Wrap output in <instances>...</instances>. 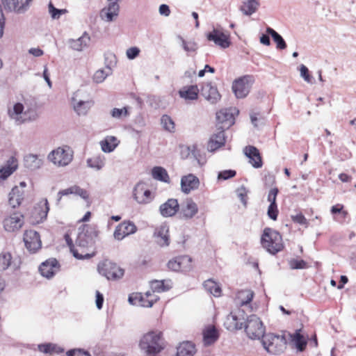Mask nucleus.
Segmentation results:
<instances>
[{"label": "nucleus", "mask_w": 356, "mask_h": 356, "mask_svg": "<svg viewBox=\"0 0 356 356\" xmlns=\"http://www.w3.org/2000/svg\"><path fill=\"white\" fill-rule=\"evenodd\" d=\"M99 231L95 225H83L79 228L76 244L80 252L95 255V243L98 238Z\"/></svg>", "instance_id": "1"}, {"label": "nucleus", "mask_w": 356, "mask_h": 356, "mask_svg": "<svg viewBox=\"0 0 356 356\" xmlns=\"http://www.w3.org/2000/svg\"><path fill=\"white\" fill-rule=\"evenodd\" d=\"M139 347L146 356H155L164 349L161 332L150 331L141 337Z\"/></svg>", "instance_id": "2"}, {"label": "nucleus", "mask_w": 356, "mask_h": 356, "mask_svg": "<svg viewBox=\"0 0 356 356\" xmlns=\"http://www.w3.org/2000/svg\"><path fill=\"white\" fill-rule=\"evenodd\" d=\"M261 343L268 353L280 355L286 349L287 341L284 334L268 333L262 337Z\"/></svg>", "instance_id": "3"}, {"label": "nucleus", "mask_w": 356, "mask_h": 356, "mask_svg": "<svg viewBox=\"0 0 356 356\" xmlns=\"http://www.w3.org/2000/svg\"><path fill=\"white\" fill-rule=\"evenodd\" d=\"M261 243L264 248L273 254L281 251L283 248L281 235L278 232L269 227L264 229Z\"/></svg>", "instance_id": "4"}, {"label": "nucleus", "mask_w": 356, "mask_h": 356, "mask_svg": "<svg viewBox=\"0 0 356 356\" xmlns=\"http://www.w3.org/2000/svg\"><path fill=\"white\" fill-rule=\"evenodd\" d=\"M24 108L22 104L16 103L14 104L12 109L8 110L10 118L14 120L17 124L35 121L38 118L35 110L27 109L26 111H24Z\"/></svg>", "instance_id": "5"}, {"label": "nucleus", "mask_w": 356, "mask_h": 356, "mask_svg": "<svg viewBox=\"0 0 356 356\" xmlns=\"http://www.w3.org/2000/svg\"><path fill=\"white\" fill-rule=\"evenodd\" d=\"M243 327L248 337L251 339H261L265 334V327L262 321L254 314L248 317Z\"/></svg>", "instance_id": "6"}, {"label": "nucleus", "mask_w": 356, "mask_h": 356, "mask_svg": "<svg viewBox=\"0 0 356 356\" xmlns=\"http://www.w3.org/2000/svg\"><path fill=\"white\" fill-rule=\"evenodd\" d=\"M97 270L99 274L106 277L108 280H118L121 279L124 274V270L123 268L120 267L117 264L108 259L100 262L97 266Z\"/></svg>", "instance_id": "7"}, {"label": "nucleus", "mask_w": 356, "mask_h": 356, "mask_svg": "<svg viewBox=\"0 0 356 356\" xmlns=\"http://www.w3.org/2000/svg\"><path fill=\"white\" fill-rule=\"evenodd\" d=\"M254 82V77L252 75H244L235 79L232 88L236 98L245 97L249 94Z\"/></svg>", "instance_id": "8"}, {"label": "nucleus", "mask_w": 356, "mask_h": 356, "mask_svg": "<svg viewBox=\"0 0 356 356\" xmlns=\"http://www.w3.org/2000/svg\"><path fill=\"white\" fill-rule=\"evenodd\" d=\"M73 152L70 147H58L48 155V159L58 166L67 165L72 160Z\"/></svg>", "instance_id": "9"}, {"label": "nucleus", "mask_w": 356, "mask_h": 356, "mask_svg": "<svg viewBox=\"0 0 356 356\" xmlns=\"http://www.w3.org/2000/svg\"><path fill=\"white\" fill-rule=\"evenodd\" d=\"M158 300L159 297L151 291H147L144 294L133 293L128 298V301L131 305L143 307H152Z\"/></svg>", "instance_id": "10"}, {"label": "nucleus", "mask_w": 356, "mask_h": 356, "mask_svg": "<svg viewBox=\"0 0 356 356\" xmlns=\"http://www.w3.org/2000/svg\"><path fill=\"white\" fill-rule=\"evenodd\" d=\"M238 110L236 108L221 109L216 113L218 126L220 129H225L229 128L234 124L235 115L238 114Z\"/></svg>", "instance_id": "11"}, {"label": "nucleus", "mask_w": 356, "mask_h": 356, "mask_svg": "<svg viewBox=\"0 0 356 356\" xmlns=\"http://www.w3.org/2000/svg\"><path fill=\"white\" fill-rule=\"evenodd\" d=\"M104 56L106 68L97 70L93 76L94 81L98 83L103 82L108 76L111 74L112 67L116 64V57L113 54L108 53Z\"/></svg>", "instance_id": "12"}, {"label": "nucleus", "mask_w": 356, "mask_h": 356, "mask_svg": "<svg viewBox=\"0 0 356 356\" xmlns=\"http://www.w3.org/2000/svg\"><path fill=\"white\" fill-rule=\"evenodd\" d=\"M26 249L31 253L36 252L42 245L39 234L34 230H26L23 238Z\"/></svg>", "instance_id": "13"}, {"label": "nucleus", "mask_w": 356, "mask_h": 356, "mask_svg": "<svg viewBox=\"0 0 356 356\" xmlns=\"http://www.w3.org/2000/svg\"><path fill=\"white\" fill-rule=\"evenodd\" d=\"M33 0H1L6 10L17 14L26 13Z\"/></svg>", "instance_id": "14"}, {"label": "nucleus", "mask_w": 356, "mask_h": 356, "mask_svg": "<svg viewBox=\"0 0 356 356\" xmlns=\"http://www.w3.org/2000/svg\"><path fill=\"white\" fill-rule=\"evenodd\" d=\"M207 38L208 40L213 42L216 45L223 49L229 47L231 44L229 35L217 29H213L212 31L208 33L207 34Z\"/></svg>", "instance_id": "15"}, {"label": "nucleus", "mask_w": 356, "mask_h": 356, "mask_svg": "<svg viewBox=\"0 0 356 356\" xmlns=\"http://www.w3.org/2000/svg\"><path fill=\"white\" fill-rule=\"evenodd\" d=\"M144 183H138L134 188L133 196L138 204H148L152 200V192L145 188Z\"/></svg>", "instance_id": "16"}, {"label": "nucleus", "mask_w": 356, "mask_h": 356, "mask_svg": "<svg viewBox=\"0 0 356 356\" xmlns=\"http://www.w3.org/2000/svg\"><path fill=\"white\" fill-rule=\"evenodd\" d=\"M201 95L210 103H217L221 97L217 87L211 82H207L202 84Z\"/></svg>", "instance_id": "17"}, {"label": "nucleus", "mask_w": 356, "mask_h": 356, "mask_svg": "<svg viewBox=\"0 0 356 356\" xmlns=\"http://www.w3.org/2000/svg\"><path fill=\"white\" fill-rule=\"evenodd\" d=\"M23 216L13 213L3 220V224L6 231L13 232L20 229L23 224Z\"/></svg>", "instance_id": "18"}, {"label": "nucleus", "mask_w": 356, "mask_h": 356, "mask_svg": "<svg viewBox=\"0 0 356 356\" xmlns=\"http://www.w3.org/2000/svg\"><path fill=\"white\" fill-rule=\"evenodd\" d=\"M59 268L58 261L55 258H51L42 262L39 266V271L42 276L49 279L56 273Z\"/></svg>", "instance_id": "19"}, {"label": "nucleus", "mask_w": 356, "mask_h": 356, "mask_svg": "<svg viewBox=\"0 0 356 356\" xmlns=\"http://www.w3.org/2000/svg\"><path fill=\"white\" fill-rule=\"evenodd\" d=\"M198 212V207L192 199H187L181 205L180 218L184 220L193 218Z\"/></svg>", "instance_id": "20"}, {"label": "nucleus", "mask_w": 356, "mask_h": 356, "mask_svg": "<svg viewBox=\"0 0 356 356\" xmlns=\"http://www.w3.org/2000/svg\"><path fill=\"white\" fill-rule=\"evenodd\" d=\"M243 152L245 155L249 159V163L254 168H259L262 167L263 163L261 156L260 155L259 149L252 145L246 146Z\"/></svg>", "instance_id": "21"}, {"label": "nucleus", "mask_w": 356, "mask_h": 356, "mask_svg": "<svg viewBox=\"0 0 356 356\" xmlns=\"http://www.w3.org/2000/svg\"><path fill=\"white\" fill-rule=\"evenodd\" d=\"M93 104L92 100L78 99L76 94L72 97V105L78 115H86Z\"/></svg>", "instance_id": "22"}, {"label": "nucleus", "mask_w": 356, "mask_h": 356, "mask_svg": "<svg viewBox=\"0 0 356 356\" xmlns=\"http://www.w3.org/2000/svg\"><path fill=\"white\" fill-rule=\"evenodd\" d=\"M199 185L200 180L193 174L183 176L181 179V191L186 194H188L191 191L198 188Z\"/></svg>", "instance_id": "23"}, {"label": "nucleus", "mask_w": 356, "mask_h": 356, "mask_svg": "<svg viewBox=\"0 0 356 356\" xmlns=\"http://www.w3.org/2000/svg\"><path fill=\"white\" fill-rule=\"evenodd\" d=\"M245 323L243 316L240 317L236 314L231 312L224 322V326L229 331L241 330Z\"/></svg>", "instance_id": "24"}, {"label": "nucleus", "mask_w": 356, "mask_h": 356, "mask_svg": "<svg viewBox=\"0 0 356 356\" xmlns=\"http://www.w3.org/2000/svg\"><path fill=\"white\" fill-rule=\"evenodd\" d=\"M19 268V265L13 259L10 252H1L0 253V272H3L6 270L15 271Z\"/></svg>", "instance_id": "25"}, {"label": "nucleus", "mask_w": 356, "mask_h": 356, "mask_svg": "<svg viewBox=\"0 0 356 356\" xmlns=\"http://www.w3.org/2000/svg\"><path fill=\"white\" fill-rule=\"evenodd\" d=\"M218 130L217 133L211 136L208 143V149L211 152H213L223 146L226 141L225 130L219 127H218Z\"/></svg>", "instance_id": "26"}, {"label": "nucleus", "mask_w": 356, "mask_h": 356, "mask_svg": "<svg viewBox=\"0 0 356 356\" xmlns=\"http://www.w3.org/2000/svg\"><path fill=\"white\" fill-rule=\"evenodd\" d=\"M179 204L176 199H169L159 207V211L163 217H171L179 211Z\"/></svg>", "instance_id": "27"}, {"label": "nucleus", "mask_w": 356, "mask_h": 356, "mask_svg": "<svg viewBox=\"0 0 356 356\" xmlns=\"http://www.w3.org/2000/svg\"><path fill=\"white\" fill-rule=\"evenodd\" d=\"M70 194H74L76 195L80 196L82 199H83L88 203L90 202L89 200V194L88 191L83 188H81L80 186L74 185L70 186L66 189L60 191L58 193V202H59L63 195H67Z\"/></svg>", "instance_id": "28"}, {"label": "nucleus", "mask_w": 356, "mask_h": 356, "mask_svg": "<svg viewBox=\"0 0 356 356\" xmlns=\"http://www.w3.org/2000/svg\"><path fill=\"white\" fill-rule=\"evenodd\" d=\"M169 229L166 225H161L155 229L154 236L156 243L161 247L168 246L170 244Z\"/></svg>", "instance_id": "29"}, {"label": "nucleus", "mask_w": 356, "mask_h": 356, "mask_svg": "<svg viewBox=\"0 0 356 356\" xmlns=\"http://www.w3.org/2000/svg\"><path fill=\"white\" fill-rule=\"evenodd\" d=\"M119 5L117 2H111L108 6L100 11V17L103 20L112 22L118 15Z\"/></svg>", "instance_id": "30"}, {"label": "nucleus", "mask_w": 356, "mask_h": 356, "mask_svg": "<svg viewBox=\"0 0 356 356\" xmlns=\"http://www.w3.org/2000/svg\"><path fill=\"white\" fill-rule=\"evenodd\" d=\"M90 40L89 35L85 32L81 37L77 39H70L67 42L70 47L75 51H81L83 49L88 45Z\"/></svg>", "instance_id": "31"}, {"label": "nucleus", "mask_w": 356, "mask_h": 356, "mask_svg": "<svg viewBox=\"0 0 356 356\" xmlns=\"http://www.w3.org/2000/svg\"><path fill=\"white\" fill-rule=\"evenodd\" d=\"M24 200V190L18 186L13 188L9 193L8 202L13 208L19 207Z\"/></svg>", "instance_id": "32"}, {"label": "nucleus", "mask_w": 356, "mask_h": 356, "mask_svg": "<svg viewBox=\"0 0 356 356\" xmlns=\"http://www.w3.org/2000/svg\"><path fill=\"white\" fill-rule=\"evenodd\" d=\"M24 163L26 168L35 170L42 166L43 161L38 155L30 154L24 156Z\"/></svg>", "instance_id": "33"}, {"label": "nucleus", "mask_w": 356, "mask_h": 356, "mask_svg": "<svg viewBox=\"0 0 356 356\" xmlns=\"http://www.w3.org/2000/svg\"><path fill=\"white\" fill-rule=\"evenodd\" d=\"M259 5L257 0H244L239 9L243 15L250 16L258 10Z\"/></svg>", "instance_id": "34"}, {"label": "nucleus", "mask_w": 356, "mask_h": 356, "mask_svg": "<svg viewBox=\"0 0 356 356\" xmlns=\"http://www.w3.org/2000/svg\"><path fill=\"white\" fill-rule=\"evenodd\" d=\"M195 352V346L192 342L184 341L177 347L176 356H193Z\"/></svg>", "instance_id": "35"}, {"label": "nucleus", "mask_w": 356, "mask_h": 356, "mask_svg": "<svg viewBox=\"0 0 356 356\" xmlns=\"http://www.w3.org/2000/svg\"><path fill=\"white\" fill-rule=\"evenodd\" d=\"M199 89L197 86L191 85L184 87L179 90V96L185 99L195 100L198 97Z\"/></svg>", "instance_id": "36"}, {"label": "nucleus", "mask_w": 356, "mask_h": 356, "mask_svg": "<svg viewBox=\"0 0 356 356\" xmlns=\"http://www.w3.org/2000/svg\"><path fill=\"white\" fill-rule=\"evenodd\" d=\"M65 238L67 242V245L70 249V252L72 253L73 256L77 259H88L92 257V254H83V252H79V249L76 244H73L72 240L69 236V235L65 234Z\"/></svg>", "instance_id": "37"}, {"label": "nucleus", "mask_w": 356, "mask_h": 356, "mask_svg": "<svg viewBox=\"0 0 356 356\" xmlns=\"http://www.w3.org/2000/svg\"><path fill=\"white\" fill-rule=\"evenodd\" d=\"M254 297V293L250 290H242L237 293L235 303L239 306H244L249 304Z\"/></svg>", "instance_id": "38"}, {"label": "nucleus", "mask_w": 356, "mask_h": 356, "mask_svg": "<svg viewBox=\"0 0 356 356\" xmlns=\"http://www.w3.org/2000/svg\"><path fill=\"white\" fill-rule=\"evenodd\" d=\"M150 287L152 292L161 293L167 291L172 288V282L170 280H152L150 282Z\"/></svg>", "instance_id": "39"}, {"label": "nucleus", "mask_w": 356, "mask_h": 356, "mask_svg": "<svg viewBox=\"0 0 356 356\" xmlns=\"http://www.w3.org/2000/svg\"><path fill=\"white\" fill-rule=\"evenodd\" d=\"M119 144V140L115 136H106L100 142L102 149L104 152H112Z\"/></svg>", "instance_id": "40"}, {"label": "nucleus", "mask_w": 356, "mask_h": 356, "mask_svg": "<svg viewBox=\"0 0 356 356\" xmlns=\"http://www.w3.org/2000/svg\"><path fill=\"white\" fill-rule=\"evenodd\" d=\"M289 336L297 350L300 352H302L306 348L307 341L303 335L300 334V330H296L295 333L289 334Z\"/></svg>", "instance_id": "41"}, {"label": "nucleus", "mask_w": 356, "mask_h": 356, "mask_svg": "<svg viewBox=\"0 0 356 356\" xmlns=\"http://www.w3.org/2000/svg\"><path fill=\"white\" fill-rule=\"evenodd\" d=\"M266 33L272 37L273 41L276 43L277 49L283 50L286 48V43L282 36L273 29L267 27Z\"/></svg>", "instance_id": "42"}, {"label": "nucleus", "mask_w": 356, "mask_h": 356, "mask_svg": "<svg viewBox=\"0 0 356 356\" xmlns=\"http://www.w3.org/2000/svg\"><path fill=\"white\" fill-rule=\"evenodd\" d=\"M152 176L154 179L163 181L169 182V176L167 170L163 167L156 166L152 169Z\"/></svg>", "instance_id": "43"}, {"label": "nucleus", "mask_w": 356, "mask_h": 356, "mask_svg": "<svg viewBox=\"0 0 356 356\" xmlns=\"http://www.w3.org/2000/svg\"><path fill=\"white\" fill-rule=\"evenodd\" d=\"M204 289L215 297H219L221 295V288L216 282L209 279L204 282Z\"/></svg>", "instance_id": "44"}, {"label": "nucleus", "mask_w": 356, "mask_h": 356, "mask_svg": "<svg viewBox=\"0 0 356 356\" xmlns=\"http://www.w3.org/2000/svg\"><path fill=\"white\" fill-rule=\"evenodd\" d=\"M36 211L40 218V222L46 220L48 212L49 211V203L47 199H42L38 204V207L35 208Z\"/></svg>", "instance_id": "45"}, {"label": "nucleus", "mask_w": 356, "mask_h": 356, "mask_svg": "<svg viewBox=\"0 0 356 356\" xmlns=\"http://www.w3.org/2000/svg\"><path fill=\"white\" fill-rule=\"evenodd\" d=\"M218 333L215 327L205 330L203 333L204 342L205 345H211L218 339Z\"/></svg>", "instance_id": "46"}, {"label": "nucleus", "mask_w": 356, "mask_h": 356, "mask_svg": "<svg viewBox=\"0 0 356 356\" xmlns=\"http://www.w3.org/2000/svg\"><path fill=\"white\" fill-rule=\"evenodd\" d=\"M38 348L40 352L44 353H49V354H51L54 353H63L64 351V350L62 348L58 346L56 344L51 343L39 344Z\"/></svg>", "instance_id": "47"}, {"label": "nucleus", "mask_w": 356, "mask_h": 356, "mask_svg": "<svg viewBox=\"0 0 356 356\" xmlns=\"http://www.w3.org/2000/svg\"><path fill=\"white\" fill-rule=\"evenodd\" d=\"M177 38L180 40L184 50L188 54L195 52L197 50L198 44L194 40H186L181 35H178Z\"/></svg>", "instance_id": "48"}, {"label": "nucleus", "mask_w": 356, "mask_h": 356, "mask_svg": "<svg viewBox=\"0 0 356 356\" xmlns=\"http://www.w3.org/2000/svg\"><path fill=\"white\" fill-rule=\"evenodd\" d=\"M87 165L96 170H100L105 165L104 159L100 156L88 159Z\"/></svg>", "instance_id": "49"}, {"label": "nucleus", "mask_w": 356, "mask_h": 356, "mask_svg": "<svg viewBox=\"0 0 356 356\" xmlns=\"http://www.w3.org/2000/svg\"><path fill=\"white\" fill-rule=\"evenodd\" d=\"M161 123L163 128L170 133H174L175 130V124L173 120L168 115H162L161 118Z\"/></svg>", "instance_id": "50"}, {"label": "nucleus", "mask_w": 356, "mask_h": 356, "mask_svg": "<svg viewBox=\"0 0 356 356\" xmlns=\"http://www.w3.org/2000/svg\"><path fill=\"white\" fill-rule=\"evenodd\" d=\"M48 10L51 17L53 19H60L62 15L67 13V10L66 9L56 8L51 1H50L48 4Z\"/></svg>", "instance_id": "51"}, {"label": "nucleus", "mask_w": 356, "mask_h": 356, "mask_svg": "<svg viewBox=\"0 0 356 356\" xmlns=\"http://www.w3.org/2000/svg\"><path fill=\"white\" fill-rule=\"evenodd\" d=\"M178 259L181 264L182 272H189L192 270V258L188 255L178 256Z\"/></svg>", "instance_id": "52"}, {"label": "nucleus", "mask_w": 356, "mask_h": 356, "mask_svg": "<svg viewBox=\"0 0 356 356\" xmlns=\"http://www.w3.org/2000/svg\"><path fill=\"white\" fill-rule=\"evenodd\" d=\"M188 154L190 153L193 158L197 161L200 165H202L204 163V159L202 157L200 151L197 148L195 145L187 147Z\"/></svg>", "instance_id": "53"}, {"label": "nucleus", "mask_w": 356, "mask_h": 356, "mask_svg": "<svg viewBox=\"0 0 356 356\" xmlns=\"http://www.w3.org/2000/svg\"><path fill=\"white\" fill-rule=\"evenodd\" d=\"M122 228L126 236L133 234L137 231V227L135 224L131 221H123L120 223Z\"/></svg>", "instance_id": "54"}, {"label": "nucleus", "mask_w": 356, "mask_h": 356, "mask_svg": "<svg viewBox=\"0 0 356 356\" xmlns=\"http://www.w3.org/2000/svg\"><path fill=\"white\" fill-rule=\"evenodd\" d=\"M17 169V165H8L0 168V182L6 179Z\"/></svg>", "instance_id": "55"}, {"label": "nucleus", "mask_w": 356, "mask_h": 356, "mask_svg": "<svg viewBox=\"0 0 356 356\" xmlns=\"http://www.w3.org/2000/svg\"><path fill=\"white\" fill-rule=\"evenodd\" d=\"M291 269H305L308 268V265L303 259H292L289 261Z\"/></svg>", "instance_id": "56"}, {"label": "nucleus", "mask_w": 356, "mask_h": 356, "mask_svg": "<svg viewBox=\"0 0 356 356\" xmlns=\"http://www.w3.org/2000/svg\"><path fill=\"white\" fill-rule=\"evenodd\" d=\"M111 115L114 118H122L123 116L127 117L129 115L128 112V108L127 106L123 107L122 108H114L111 112Z\"/></svg>", "instance_id": "57"}, {"label": "nucleus", "mask_w": 356, "mask_h": 356, "mask_svg": "<svg viewBox=\"0 0 356 356\" xmlns=\"http://www.w3.org/2000/svg\"><path fill=\"white\" fill-rule=\"evenodd\" d=\"M179 261H180L178 259V257H176L175 258H172L168 262L167 266L171 270L175 272H182L181 264V262Z\"/></svg>", "instance_id": "58"}, {"label": "nucleus", "mask_w": 356, "mask_h": 356, "mask_svg": "<svg viewBox=\"0 0 356 356\" xmlns=\"http://www.w3.org/2000/svg\"><path fill=\"white\" fill-rule=\"evenodd\" d=\"M236 172L234 170H225L218 172V179L222 180H227L232 178L236 175Z\"/></svg>", "instance_id": "59"}, {"label": "nucleus", "mask_w": 356, "mask_h": 356, "mask_svg": "<svg viewBox=\"0 0 356 356\" xmlns=\"http://www.w3.org/2000/svg\"><path fill=\"white\" fill-rule=\"evenodd\" d=\"M236 195L240 199L241 202L243 203L244 206L247 204V191L246 188L242 186L240 188H237L236 191Z\"/></svg>", "instance_id": "60"}, {"label": "nucleus", "mask_w": 356, "mask_h": 356, "mask_svg": "<svg viewBox=\"0 0 356 356\" xmlns=\"http://www.w3.org/2000/svg\"><path fill=\"white\" fill-rule=\"evenodd\" d=\"M268 216L273 220H276L278 216V209L277 204H269L268 211H267Z\"/></svg>", "instance_id": "61"}, {"label": "nucleus", "mask_w": 356, "mask_h": 356, "mask_svg": "<svg viewBox=\"0 0 356 356\" xmlns=\"http://www.w3.org/2000/svg\"><path fill=\"white\" fill-rule=\"evenodd\" d=\"M67 356H91L88 351L83 349H71L67 352Z\"/></svg>", "instance_id": "62"}, {"label": "nucleus", "mask_w": 356, "mask_h": 356, "mask_svg": "<svg viewBox=\"0 0 356 356\" xmlns=\"http://www.w3.org/2000/svg\"><path fill=\"white\" fill-rule=\"evenodd\" d=\"M292 220L298 224L302 225H307V220L305 218L304 215L301 213H298L296 215H292L291 216Z\"/></svg>", "instance_id": "63"}, {"label": "nucleus", "mask_w": 356, "mask_h": 356, "mask_svg": "<svg viewBox=\"0 0 356 356\" xmlns=\"http://www.w3.org/2000/svg\"><path fill=\"white\" fill-rule=\"evenodd\" d=\"M300 71V76L303 78V79L305 81H307V83H311L312 82V76L309 74V71L308 68L305 65H301Z\"/></svg>", "instance_id": "64"}]
</instances>
